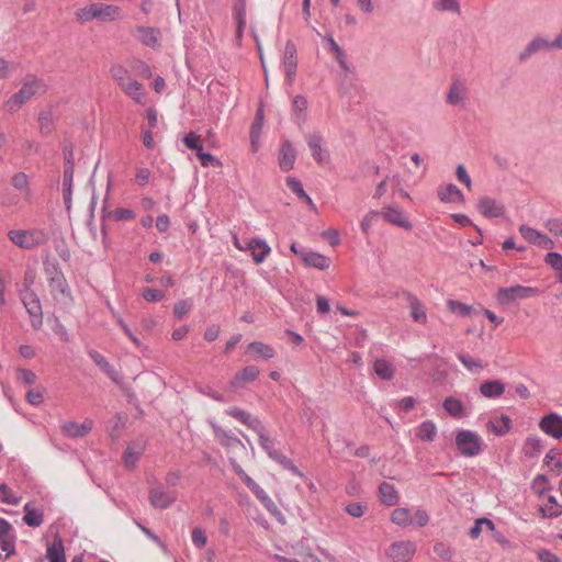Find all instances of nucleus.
<instances>
[{
    "label": "nucleus",
    "mask_w": 562,
    "mask_h": 562,
    "mask_svg": "<svg viewBox=\"0 0 562 562\" xmlns=\"http://www.w3.org/2000/svg\"><path fill=\"white\" fill-rule=\"evenodd\" d=\"M75 15L76 19L81 23H87L92 20L113 22L123 18V11L121 7L115 4L93 2L81 9H78Z\"/></svg>",
    "instance_id": "obj_1"
},
{
    "label": "nucleus",
    "mask_w": 562,
    "mask_h": 562,
    "mask_svg": "<svg viewBox=\"0 0 562 562\" xmlns=\"http://www.w3.org/2000/svg\"><path fill=\"white\" fill-rule=\"evenodd\" d=\"M45 274L48 281V289L53 299L57 302H65L70 299V290L64 273L55 262H45Z\"/></svg>",
    "instance_id": "obj_2"
},
{
    "label": "nucleus",
    "mask_w": 562,
    "mask_h": 562,
    "mask_svg": "<svg viewBox=\"0 0 562 562\" xmlns=\"http://www.w3.org/2000/svg\"><path fill=\"white\" fill-rule=\"evenodd\" d=\"M43 85L36 78H27L20 90L10 97L5 102L4 109L10 113L19 111L29 100L32 99L41 89Z\"/></svg>",
    "instance_id": "obj_3"
},
{
    "label": "nucleus",
    "mask_w": 562,
    "mask_h": 562,
    "mask_svg": "<svg viewBox=\"0 0 562 562\" xmlns=\"http://www.w3.org/2000/svg\"><path fill=\"white\" fill-rule=\"evenodd\" d=\"M122 91L137 104L146 103L144 86L134 79L126 70L117 69L113 75Z\"/></svg>",
    "instance_id": "obj_4"
},
{
    "label": "nucleus",
    "mask_w": 562,
    "mask_h": 562,
    "mask_svg": "<svg viewBox=\"0 0 562 562\" xmlns=\"http://www.w3.org/2000/svg\"><path fill=\"white\" fill-rule=\"evenodd\" d=\"M9 239L19 248L33 249L47 241V235L41 229H11Z\"/></svg>",
    "instance_id": "obj_5"
},
{
    "label": "nucleus",
    "mask_w": 562,
    "mask_h": 562,
    "mask_svg": "<svg viewBox=\"0 0 562 562\" xmlns=\"http://www.w3.org/2000/svg\"><path fill=\"white\" fill-rule=\"evenodd\" d=\"M456 446L463 457L473 458L481 453L483 440L475 431L461 429L456 435Z\"/></svg>",
    "instance_id": "obj_6"
},
{
    "label": "nucleus",
    "mask_w": 562,
    "mask_h": 562,
    "mask_svg": "<svg viewBox=\"0 0 562 562\" xmlns=\"http://www.w3.org/2000/svg\"><path fill=\"white\" fill-rule=\"evenodd\" d=\"M552 49H562V32L553 41H548L541 36L533 37L520 52L518 59L520 63H525L537 53Z\"/></svg>",
    "instance_id": "obj_7"
},
{
    "label": "nucleus",
    "mask_w": 562,
    "mask_h": 562,
    "mask_svg": "<svg viewBox=\"0 0 562 562\" xmlns=\"http://www.w3.org/2000/svg\"><path fill=\"white\" fill-rule=\"evenodd\" d=\"M259 436V445L267 451L269 457L274 461L282 464L284 468L290 469L293 473L301 475L299 469L292 464L291 460H289L284 454L274 449V442L271 438H269L262 429L260 425V430H256Z\"/></svg>",
    "instance_id": "obj_8"
},
{
    "label": "nucleus",
    "mask_w": 562,
    "mask_h": 562,
    "mask_svg": "<svg viewBox=\"0 0 562 562\" xmlns=\"http://www.w3.org/2000/svg\"><path fill=\"white\" fill-rule=\"evenodd\" d=\"M538 294V289L525 285H513L499 288L497 299L501 303H512L519 300L529 299Z\"/></svg>",
    "instance_id": "obj_9"
},
{
    "label": "nucleus",
    "mask_w": 562,
    "mask_h": 562,
    "mask_svg": "<svg viewBox=\"0 0 562 562\" xmlns=\"http://www.w3.org/2000/svg\"><path fill=\"white\" fill-rule=\"evenodd\" d=\"M373 216H379L384 222L405 231H411L413 228V224L409 222L406 214L397 206H384L380 212H374Z\"/></svg>",
    "instance_id": "obj_10"
},
{
    "label": "nucleus",
    "mask_w": 562,
    "mask_h": 562,
    "mask_svg": "<svg viewBox=\"0 0 562 562\" xmlns=\"http://www.w3.org/2000/svg\"><path fill=\"white\" fill-rule=\"evenodd\" d=\"M416 552V544L413 541L393 542L386 550V555L393 562H409Z\"/></svg>",
    "instance_id": "obj_11"
},
{
    "label": "nucleus",
    "mask_w": 562,
    "mask_h": 562,
    "mask_svg": "<svg viewBox=\"0 0 562 562\" xmlns=\"http://www.w3.org/2000/svg\"><path fill=\"white\" fill-rule=\"evenodd\" d=\"M177 499V492L166 490L162 486H155L149 491V501L155 508L165 509L171 506Z\"/></svg>",
    "instance_id": "obj_12"
},
{
    "label": "nucleus",
    "mask_w": 562,
    "mask_h": 562,
    "mask_svg": "<svg viewBox=\"0 0 562 562\" xmlns=\"http://www.w3.org/2000/svg\"><path fill=\"white\" fill-rule=\"evenodd\" d=\"M476 207L486 218H496L505 214V205L501 201L490 196L481 198L476 203Z\"/></svg>",
    "instance_id": "obj_13"
},
{
    "label": "nucleus",
    "mask_w": 562,
    "mask_h": 562,
    "mask_svg": "<svg viewBox=\"0 0 562 562\" xmlns=\"http://www.w3.org/2000/svg\"><path fill=\"white\" fill-rule=\"evenodd\" d=\"M539 428L547 435L555 438H562V416L557 413H550L543 416L539 423Z\"/></svg>",
    "instance_id": "obj_14"
},
{
    "label": "nucleus",
    "mask_w": 562,
    "mask_h": 562,
    "mask_svg": "<svg viewBox=\"0 0 562 562\" xmlns=\"http://www.w3.org/2000/svg\"><path fill=\"white\" fill-rule=\"evenodd\" d=\"M135 37L142 44L150 48L160 46V31L150 26H138L135 30Z\"/></svg>",
    "instance_id": "obj_15"
},
{
    "label": "nucleus",
    "mask_w": 562,
    "mask_h": 562,
    "mask_svg": "<svg viewBox=\"0 0 562 562\" xmlns=\"http://www.w3.org/2000/svg\"><path fill=\"white\" fill-rule=\"evenodd\" d=\"M296 159V151L293 145L289 140H284L281 144L279 155H278V164L282 171L286 172L294 168Z\"/></svg>",
    "instance_id": "obj_16"
},
{
    "label": "nucleus",
    "mask_w": 562,
    "mask_h": 562,
    "mask_svg": "<svg viewBox=\"0 0 562 562\" xmlns=\"http://www.w3.org/2000/svg\"><path fill=\"white\" fill-rule=\"evenodd\" d=\"M15 536L12 526L4 519H0V547L7 552V558L14 553Z\"/></svg>",
    "instance_id": "obj_17"
},
{
    "label": "nucleus",
    "mask_w": 562,
    "mask_h": 562,
    "mask_svg": "<svg viewBox=\"0 0 562 562\" xmlns=\"http://www.w3.org/2000/svg\"><path fill=\"white\" fill-rule=\"evenodd\" d=\"M259 369L255 366H248L238 371L229 383L231 389L238 390L246 384L254 382L259 376Z\"/></svg>",
    "instance_id": "obj_18"
},
{
    "label": "nucleus",
    "mask_w": 562,
    "mask_h": 562,
    "mask_svg": "<svg viewBox=\"0 0 562 562\" xmlns=\"http://www.w3.org/2000/svg\"><path fill=\"white\" fill-rule=\"evenodd\" d=\"M146 448L144 440H135L128 443L127 448L123 453V462L126 468H134Z\"/></svg>",
    "instance_id": "obj_19"
},
{
    "label": "nucleus",
    "mask_w": 562,
    "mask_h": 562,
    "mask_svg": "<svg viewBox=\"0 0 562 562\" xmlns=\"http://www.w3.org/2000/svg\"><path fill=\"white\" fill-rule=\"evenodd\" d=\"M247 250L251 252L255 263H262L271 252L270 246L260 238H252L247 241Z\"/></svg>",
    "instance_id": "obj_20"
},
{
    "label": "nucleus",
    "mask_w": 562,
    "mask_h": 562,
    "mask_svg": "<svg viewBox=\"0 0 562 562\" xmlns=\"http://www.w3.org/2000/svg\"><path fill=\"white\" fill-rule=\"evenodd\" d=\"M93 427L91 419H85L82 423L66 422L61 425L64 435L71 438H79L86 436Z\"/></svg>",
    "instance_id": "obj_21"
},
{
    "label": "nucleus",
    "mask_w": 562,
    "mask_h": 562,
    "mask_svg": "<svg viewBox=\"0 0 562 562\" xmlns=\"http://www.w3.org/2000/svg\"><path fill=\"white\" fill-rule=\"evenodd\" d=\"M301 260L305 267H312L318 270H327L330 267V259L319 252L307 251L300 252Z\"/></svg>",
    "instance_id": "obj_22"
},
{
    "label": "nucleus",
    "mask_w": 562,
    "mask_h": 562,
    "mask_svg": "<svg viewBox=\"0 0 562 562\" xmlns=\"http://www.w3.org/2000/svg\"><path fill=\"white\" fill-rule=\"evenodd\" d=\"M438 198L443 203L464 202L462 191L454 184L448 183L438 188Z\"/></svg>",
    "instance_id": "obj_23"
},
{
    "label": "nucleus",
    "mask_w": 562,
    "mask_h": 562,
    "mask_svg": "<svg viewBox=\"0 0 562 562\" xmlns=\"http://www.w3.org/2000/svg\"><path fill=\"white\" fill-rule=\"evenodd\" d=\"M284 72L289 79L290 82L293 81L294 75L296 72V49L295 45L291 42H288L284 49Z\"/></svg>",
    "instance_id": "obj_24"
},
{
    "label": "nucleus",
    "mask_w": 562,
    "mask_h": 562,
    "mask_svg": "<svg viewBox=\"0 0 562 562\" xmlns=\"http://www.w3.org/2000/svg\"><path fill=\"white\" fill-rule=\"evenodd\" d=\"M505 384L499 380H487L480 385V393L486 398H496L504 394Z\"/></svg>",
    "instance_id": "obj_25"
},
{
    "label": "nucleus",
    "mask_w": 562,
    "mask_h": 562,
    "mask_svg": "<svg viewBox=\"0 0 562 562\" xmlns=\"http://www.w3.org/2000/svg\"><path fill=\"white\" fill-rule=\"evenodd\" d=\"M406 300L409 302L412 318L419 324H425L427 315L420 301L411 292H404Z\"/></svg>",
    "instance_id": "obj_26"
},
{
    "label": "nucleus",
    "mask_w": 562,
    "mask_h": 562,
    "mask_svg": "<svg viewBox=\"0 0 562 562\" xmlns=\"http://www.w3.org/2000/svg\"><path fill=\"white\" fill-rule=\"evenodd\" d=\"M465 88L462 82L454 81L448 91L447 102L451 105H465Z\"/></svg>",
    "instance_id": "obj_27"
},
{
    "label": "nucleus",
    "mask_w": 562,
    "mask_h": 562,
    "mask_svg": "<svg viewBox=\"0 0 562 562\" xmlns=\"http://www.w3.org/2000/svg\"><path fill=\"white\" fill-rule=\"evenodd\" d=\"M226 413L232 417L236 418L237 420H239L240 423H243L244 425H246L247 427H249L250 429L260 430V422L257 418L252 417L249 413L237 407H232L227 409Z\"/></svg>",
    "instance_id": "obj_28"
},
{
    "label": "nucleus",
    "mask_w": 562,
    "mask_h": 562,
    "mask_svg": "<svg viewBox=\"0 0 562 562\" xmlns=\"http://www.w3.org/2000/svg\"><path fill=\"white\" fill-rule=\"evenodd\" d=\"M512 419L507 415H501L499 418L491 419L487 423V428L496 436H504L512 429Z\"/></svg>",
    "instance_id": "obj_29"
},
{
    "label": "nucleus",
    "mask_w": 562,
    "mask_h": 562,
    "mask_svg": "<svg viewBox=\"0 0 562 562\" xmlns=\"http://www.w3.org/2000/svg\"><path fill=\"white\" fill-rule=\"evenodd\" d=\"M379 495L382 504L394 506L398 502V493L393 484L382 482L379 486Z\"/></svg>",
    "instance_id": "obj_30"
},
{
    "label": "nucleus",
    "mask_w": 562,
    "mask_h": 562,
    "mask_svg": "<svg viewBox=\"0 0 562 562\" xmlns=\"http://www.w3.org/2000/svg\"><path fill=\"white\" fill-rule=\"evenodd\" d=\"M373 371L383 381H391L395 373L393 364L385 359H376L373 362Z\"/></svg>",
    "instance_id": "obj_31"
},
{
    "label": "nucleus",
    "mask_w": 562,
    "mask_h": 562,
    "mask_svg": "<svg viewBox=\"0 0 562 562\" xmlns=\"http://www.w3.org/2000/svg\"><path fill=\"white\" fill-rule=\"evenodd\" d=\"M23 304L30 315L41 323L42 307L37 295L33 292H26L23 296Z\"/></svg>",
    "instance_id": "obj_32"
},
{
    "label": "nucleus",
    "mask_w": 562,
    "mask_h": 562,
    "mask_svg": "<svg viewBox=\"0 0 562 562\" xmlns=\"http://www.w3.org/2000/svg\"><path fill=\"white\" fill-rule=\"evenodd\" d=\"M248 352L251 353L255 359H271L276 355L274 349L271 346L260 341L250 342L248 345Z\"/></svg>",
    "instance_id": "obj_33"
},
{
    "label": "nucleus",
    "mask_w": 562,
    "mask_h": 562,
    "mask_svg": "<svg viewBox=\"0 0 562 562\" xmlns=\"http://www.w3.org/2000/svg\"><path fill=\"white\" fill-rule=\"evenodd\" d=\"M543 449L542 440L538 437H527L522 447L524 454L527 458H538Z\"/></svg>",
    "instance_id": "obj_34"
},
{
    "label": "nucleus",
    "mask_w": 562,
    "mask_h": 562,
    "mask_svg": "<svg viewBox=\"0 0 562 562\" xmlns=\"http://www.w3.org/2000/svg\"><path fill=\"white\" fill-rule=\"evenodd\" d=\"M74 164L66 165L64 167V200L67 209H70V201H71V187L74 181Z\"/></svg>",
    "instance_id": "obj_35"
},
{
    "label": "nucleus",
    "mask_w": 562,
    "mask_h": 562,
    "mask_svg": "<svg viewBox=\"0 0 562 562\" xmlns=\"http://www.w3.org/2000/svg\"><path fill=\"white\" fill-rule=\"evenodd\" d=\"M442 407L453 418H462L465 415L463 403L456 397H447L442 403Z\"/></svg>",
    "instance_id": "obj_36"
},
{
    "label": "nucleus",
    "mask_w": 562,
    "mask_h": 562,
    "mask_svg": "<svg viewBox=\"0 0 562 562\" xmlns=\"http://www.w3.org/2000/svg\"><path fill=\"white\" fill-rule=\"evenodd\" d=\"M457 358L472 374H479L485 368L481 360L475 359L468 353L459 352L457 353Z\"/></svg>",
    "instance_id": "obj_37"
},
{
    "label": "nucleus",
    "mask_w": 562,
    "mask_h": 562,
    "mask_svg": "<svg viewBox=\"0 0 562 562\" xmlns=\"http://www.w3.org/2000/svg\"><path fill=\"white\" fill-rule=\"evenodd\" d=\"M416 436L422 441H428V442L434 441L437 436L436 424L432 420L423 422L417 428Z\"/></svg>",
    "instance_id": "obj_38"
},
{
    "label": "nucleus",
    "mask_w": 562,
    "mask_h": 562,
    "mask_svg": "<svg viewBox=\"0 0 562 562\" xmlns=\"http://www.w3.org/2000/svg\"><path fill=\"white\" fill-rule=\"evenodd\" d=\"M286 186L293 193H295L299 198L303 199L313 211H316V206L313 200L311 199L310 195L305 193L300 180L293 177H289L286 178Z\"/></svg>",
    "instance_id": "obj_39"
},
{
    "label": "nucleus",
    "mask_w": 562,
    "mask_h": 562,
    "mask_svg": "<svg viewBox=\"0 0 562 562\" xmlns=\"http://www.w3.org/2000/svg\"><path fill=\"white\" fill-rule=\"evenodd\" d=\"M49 562H66L63 541L56 538L47 548L46 552Z\"/></svg>",
    "instance_id": "obj_40"
},
{
    "label": "nucleus",
    "mask_w": 562,
    "mask_h": 562,
    "mask_svg": "<svg viewBox=\"0 0 562 562\" xmlns=\"http://www.w3.org/2000/svg\"><path fill=\"white\" fill-rule=\"evenodd\" d=\"M23 520L27 526L38 527L43 524V512L34 508L30 503L24 506Z\"/></svg>",
    "instance_id": "obj_41"
},
{
    "label": "nucleus",
    "mask_w": 562,
    "mask_h": 562,
    "mask_svg": "<svg viewBox=\"0 0 562 562\" xmlns=\"http://www.w3.org/2000/svg\"><path fill=\"white\" fill-rule=\"evenodd\" d=\"M12 186L19 190L25 200H30L31 190L29 186V177L24 172L15 173L11 179Z\"/></svg>",
    "instance_id": "obj_42"
},
{
    "label": "nucleus",
    "mask_w": 562,
    "mask_h": 562,
    "mask_svg": "<svg viewBox=\"0 0 562 562\" xmlns=\"http://www.w3.org/2000/svg\"><path fill=\"white\" fill-rule=\"evenodd\" d=\"M214 434H215L216 439L220 441V443L227 448H235V447L244 448V445L237 437L226 434L223 429H221L218 427H214Z\"/></svg>",
    "instance_id": "obj_43"
},
{
    "label": "nucleus",
    "mask_w": 562,
    "mask_h": 562,
    "mask_svg": "<svg viewBox=\"0 0 562 562\" xmlns=\"http://www.w3.org/2000/svg\"><path fill=\"white\" fill-rule=\"evenodd\" d=\"M327 50L330 54H333V56L339 63L341 68L346 72H348L349 68H348V65H347L346 56H345L344 52L341 50V48L339 47V45L335 42V40L333 37H329L327 40Z\"/></svg>",
    "instance_id": "obj_44"
},
{
    "label": "nucleus",
    "mask_w": 562,
    "mask_h": 562,
    "mask_svg": "<svg viewBox=\"0 0 562 562\" xmlns=\"http://www.w3.org/2000/svg\"><path fill=\"white\" fill-rule=\"evenodd\" d=\"M391 521L400 527H407L411 524V510L406 507H400L392 512Z\"/></svg>",
    "instance_id": "obj_45"
},
{
    "label": "nucleus",
    "mask_w": 562,
    "mask_h": 562,
    "mask_svg": "<svg viewBox=\"0 0 562 562\" xmlns=\"http://www.w3.org/2000/svg\"><path fill=\"white\" fill-rule=\"evenodd\" d=\"M91 360L109 376L113 378L115 374L114 368L109 363L104 356L95 350L89 352Z\"/></svg>",
    "instance_id": "obj_46"
},
{
    "label": "nucleus",
    "mask_w": 562,
    "mask_h": 562,
    "mask_svg": "<svg viewBox=\"0 0 562 562\" xmlns=\"http://www.w3.org/2000/svg\"><path fill=\"white\" fill-rule=\"evenodd\" d=\"M432 5L437 11L460 13V3L458 0H434Z\"/></svg>",
    "instance_id": "obj_47"
},
{
    "label": "nucleus",
    "mask_w": 562,
    "mask_h": 562,
    "mask_svg": "<svg viewBox=\"0 0 562 562\" xmlns=\"http://www.w3.org/2000/svg\"><path fill=\"white\" fill-rule=\"evenodd\" d=\"M38 125L42 134H49L54 127V117L52 112L43 111L38 115Z\"/></svg>",
    "instance_id": "obj_48"
},
{
    "label": "nucleus",
    "mask_w": 562,
    "mask_h": 562,
    "mask_svg": "<svg viewBox=\"0 0 562 562\" xmlns=\"http://www.w3.org/2000/svg\"><path fill=\"white\" fill-rule=\"evenodd\" d=\"M552 460H555V463L553 464L551 470L554 471L557 475H559L562 472V456L554 449H551L546 454L543 462L547 467H551Z\"/></svg>",
    "instance_id": "obj_49"
},
{
    "label": "nucleus",
    "mask_w": 562,
    "mask_h": 562,
    "mask_svg": "<svg viewBox=\"0 0 562 562\" xmlns=\"http://www.w3.org/2000/svg\"><path fill=\"white\" fill-rule=\"evenodd\" d=\"M519 233L524 239H526L528 243L536 245V246L538 245L541 236L543 235L539 231H537L528 225H521L519 227Z\"/></svg>",
    "instance_id": "obj_50"
},
{
    "label": "nucleus",
    "mask_w": 562,
    "mask_h": 562,
    "mask_svg": "<svg viewBox=\"0 0 562 562\" xmlns=\"http://www.w3.org/2000/svg\"><path fill=\"white\" fill-rule=\"evenodd\" d=\"M0 501L9 505H18L21 501L4 483H0Z\"/></svg>",
    "instance_id": "obj_51"
},
{
    "label": "nucleus",
    "mask_w": 562,
    "mask_h": 562,
    "mask_svg": "<svg viewBox=\"0 0 562 562\" xmlns=\"http://www.w3.org/2000/svg\"><path fill=\"white\" fill-rule=\"evenodd\" d=\"M184 145L196 153L203 149L201 135L190 132L183 137Z\"/></svg>",
    "instance_id": "obj_52"
},
{
    "label": "nucleus",
    "mask_w": 562,
    "mask_h": 562,
    "mask_svg": "<svg viewBox=\"0 0 562 562\" xmlns=\"http://www.w3.org/2000/svg\"><path fill=\"white\" fill-rule=\"evenodd\" d=\"M255 496L265 505V507L272 512L276 509V505L272 502V499L268 496V494L258 485L256 484L255 487L250 490Z\"/></svg>",
    "instance_id": "obj_53"
},
{
    "label": "nucleus",
    "mask_w": 562,
    "mask_h": 562,
    "mask_svg": "<svg viewBox=\"0 0 562 562\" xmlns=\"http://www.w3.org/2000/svg\"><path fill=\"white\" fill-rule=\"evenodd\" d=\"M447 306L451 312L457 313L462 317L468 316L472 311L471 305H467L456 300H448Z\"/></svg>",
    "instance_id": "obj_54"
},
{
    "label": "nucleus",
    "mask_w": 562,
    "mask_h": 562,
    "mask_svg": "<svg viewBox=\"0 0 562 562\" xmlns=\"http://www.w3.org/2000/svg\"><path fill=\"white\" fill-rule=\"evenodd\" d=\"M532 488L538 494H544L547 491L551 490L549 479L544 474H538L532 481Z\"/></svg>",
    "instance_id": "obj_55"
},
{
    "label": "nucleus",
    "mask_w": 562,
    "mask_h": 562,
    "mask_svg": "<svg viewBox=\"0 0 562 562\" xmlns=\"http://www.w3.org/2000/svg\"><path fill=\"white\" fill-rule=\"evenodd\" d=\"M308 147L313 157L317 160V162L322 164L324 161V156L322 154L321 139L317 136H311L307 140Z\"/></svg>",
    "instance_id": "obj_56"
},
{
    "label": "nucleus",
    "mask_w": 562,
    "mask_h": 562,
    "mask_svg": "<svg viewBox=\"0 0 562 562\" xmlns=\"http://www.w3.org/2000/svg\"><path fill=\"white\" fill-rule=\"evenodd\" d=\"M434 552L440 558L442 561H450L453 555L452 549L443 542H437L434 546Z\"/></svg>",
    "instance_id": "obj_57"
},
{
    "label": "nucleus",
    "mask_w": 562,
    "mask_h": 562,
    "mask_svg": "<svg viewBox=\"0 0 562 562\" xmlns=\"http://www.w3.org/2000/svg\"><path fill=\"white\" fill-rule=\"evenodd\" d=\"M544 262L555 271L562 270V255L550 251L544 257Z\"/></svg>",
    "instance_id": "obj_58"
},
{
    "label": "nucleus",
    "mask_w": 562,
    "mask_h": 562,
    "mask_svg": "<svg viewBox=\"0 0 562 562\" xmlns=\"http://www.w3.org/2000/svg\"><path fill=\"white\" fill-rule=\"evenodd\" d=\"M544 506L550 512V518H558L559 516L562 515V505L558 503L555 496H549L548 503Z\"/></svg>",
    "instance_id": "obj_59"
},
{
    "label": "nucleus",
    "mask_w": 562,
    "mask_h": 562,
    "mask_svg": "<svg viewBox=\"0 0 562 562\" xmlns=\"http://www.w3.org/2000/svg\"><path fill=\"white\" fill-rule=\"evenodd\" d=\"M544 226L551 234L562 237V218H549Z\"/></svg>",
    "instance_id": "obj_60"
},
{
    "label": "nucleus",
    "mask_w": 562,
    "mask_h": 562,
    "mask_svg": "<svg viewBox=\"0 0 562 562\" xmlns=\"http://www.w3.org/2000/svg\"><path fill=\"white\" fill-rule=\"evenodd\" d=\"M115 221H130L135 217V213L130 209L117 207L112 212Z\"/></svg>",
    "instance_id": "obj_61"
},
{
    "label": "nucleus",
    "mask_w": 562,
    "mask_h": 562,
    "mask_svg": "<svg viewBox=\"0 0 562 562\" xmlns=\"http://www.w3.org/2000/svg\"><path fill=\"white\" fill-rule=\"evenodd\" d=\"M192 305L188 300L179 301L173 306V313L178 318H182L191 310Z\"/></svg>",
    "instance_id": "obj_62"
},
{
    "label": "nucleus",
    "mask_w": 562,
    "mask_h": 562,
    "mask_svg": "<svg viewBox=\"0 0 562 562\" xmlns=\"http://www.w3.org/2000/svg\"><path fill=\"white\" fill-rule=\"evenodd\" d=\"M143 297L147 302H158L165 297V293L160 290L147 288L143 291Z\"/></svg>",
    "instance_id": "obj_63"
},
{
    "label": "nucleus",
    "mask_w": 562,
    "mask_h": 562,
    "mask_svg": "<svg viewBox=\"0 0 562 562\" xmlns=\"http://www.w3.org/2000/svg\"><path fill=\"white\" fill-rule=\"evenodd\" d=\"M537 557L541 562H561V559L548 549L539 550Z\"/></svg>",
    "instance_id": "obj_64"
}]
</instances>
